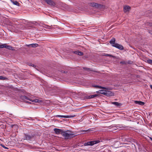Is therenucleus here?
Masks as SVG:
<instances>
[{"label": "nucleus", "instance_id": "39448f33", "mask_svg": "<svg viewBox=\"0 0 152 152\" xmlns=\"http://www.w3.org/2000/svg\"><path fill=\"white\" fill-rule=\"evenodd\" d=\"M126 137V136L125 135L123 134H121L120 136L121 138L119 137L117 139V140H118V141L120 142L121 141H127V138Z\"/></svg>", "mask_w": 152, "mask_h": 152}, {"label": "nucleus", "instance_id": "b1692460", "mask_svg": "<svg viewBox=\"0 0 152 152\" xmlns=\"http://www.w3.org/2000/svg\"><path fill=\"white\" fill-rule=\"evenodd\" d=\"M65 7H66V9H67V10H68L69 11H71V10L69 8V6H68L67 5H66Z\"/></svg>", "mask_w": 152, "mask_h": 152}, {"label": "nucleus", "instance_id": "e433bc0d", "mask_svg": "<svg viewBox=\"0 0 152 152\" xmlns=\"http://www.w3.org/2000/svg\"><path fill=\"white\" fill-rule=\"evenodd\" d=\"M47 87H48V88H51V87H50V86H47Z\"/></svg>", "mask_w": 152, "mask_h": 152}, {"label": "nucleus", "instance_id": "6e6552de", "mask_svg": "<svg viewBox=\"0 0 152 152\" xmlns=\"http://www.w3.org/2000/svg\"><path fill=\"white\" fill-rule=\"evenodd\" d=\"M33 135L25 134V135L24 138L27 140H31L33 138Z\"/></svg>", "mask_w": 152, "mask_h": 152}, {"label": "nucleus", "instance_id": "9d476101", "mask_svg": "<svg viewBox=\"0 0 152 152\" xmlns=\"http://www.w3.org/2000/svg\"><path fill=\"white\" fill-rule=\"evenodd\" d=\"M90 5L93 7H98L100 6V4L94 2H92L89 3Z\"/></svg>", "mask_w": 152, "mask_h": 152}, {"label": "nucleus", "instance_id": "a878e982", "mask_svg": "<svg viewBox=\"0 0 152 152\" xmlns=\"http://www.w3.org/2000/svg\"><path fill=\"white\" fill-rule=\"evenodd\" d=\"M14 4L16 5H19V3L17 1H15L14 2Z\"/></svg>", "mask_w": 152, "mask_h": 152}, {"label": "nucleus", "instance_id": "cd10ccee", "mask_svg": "<svg viewBox=\"0 0 152 152\" xmlns=\"http://www.w3.org/2000/svg\"><path fill=\"white\" fill-rule=\"evenodd\" d=\"M120 64H125V61H121L120 62Z\"/></svg>", "mask_w": 152, "mask_h": 152}, {"label": "nucleus", "instance_id": "2f4dec72", "mask_svg": "<svg viewBox=\"0 0 152 152\" xmlns=\"http://www.w3.org/2000/svg\"><path fill=\"white\" fill-rule=\"evenodd\" d=\"M26 46H27L28 47H30L31 46V44H29V45H26Z\"/></svg>", "mask_w": 152, "mask_h": 152}, {"label": "nucleus", "instance_id": "dca6fc26", "mask_svg": "<svg viewBox=\"0 0 152 152\" xmlns=\"http://www.w3.org/2000/svg\"><path fill=\"white\" fill-rule=\"evenodd\" d=\"M38 46V45L37 44H31V47L35 48L37 47Z\"/></svg>", "mask_w": 152, "mask_h": 152}, {"label": "nucleus", "instance_id": "aec40b11", "mask_svg": "<svg viewBox=\"0 0 152 152\" xmlns=\"http://www.w3.org/2000/svg\"><path fill=\"white\" fill-rule=\"evenodd\" d=\"M83 69L87 71H91L90 68H87L86 67H83Z\"/></svg>", "mask_w": 152, "mask_h": 152}, {"label": "nucleus", "instance_id": "412c9836", "mask_svg": "<svg viewBox=\"0 0 152 152\" xmlns=\"http://www.w3.org/2000/svg\"><path fill=\"white\" fill-rule=\"evenodd\" d=\"M113 104H114L115 105H116V106H119V105H120V104L119 103L117 102H113Z\"/></svg>", "mask_w": 152, "mask_h": 152}, {"label": "nucleus", "instance_id": "473e14b6", "mask_svg": "<svg viewBox=\"0 0 152 152\" xmlns=\"http://www.w3.org/2000/svg\"><path fill=\"white\" fill-rule=\"evenodd\" d=\"M62 72L64 73H66V72L65 71H62Z\"/></svg>", "mask_w": 152, "mask_h": 152}, {"label": "nucleus", "instance_id": "1a4fd4ad", "mask_svg": "<svg viewBox=\"0 0 152 152\" xmlns=\"http://www.w3.org/2000/svg\"><path fill=\"white\" fill-rule=\"evenodd\" d=\"M115 47L120 50H123L124 49L123 47L121 45L116 43L114 46Z\"/></svg>", "mask_w": 152, "mask_h": 152}, {"label": "nucleus", "instance_id": "f3484780", "mask_svg": "<svg viewBox=\"0 0 152 152\" xmlns=\"http://www.w3.org/2000/svg\"><path fill=\"white\" fill-rule=\"evenodd\" d=\"M104 56H110V57H112L113 58H114L115 57L114 56H113L110 54H106L104 53L103 55Z\"/></svg>", "mask_w": 152, "mask_h": 152}, {"label": "nucleus", "instance_id": "f03ea898", "mask_svg": "<svg viewBox=\"0 0 152 152\" xmlns=\"http://www.w3.org/2000/svg\"><path fill=\"white\" fill-rule=\"evenodd\" d=\"M21 99H22L23 100L24 102H26V103H31L30 102H29L28 101H27V100H29V101H30L32 102H35V103H39L40 102V100L37 99H29L27 97L23 96H22L20 97Z\"/></svg>", "mask_w": 152, "mask_h": 152}, {"label": "nucleus", "instance_id": "6ab92c4d", "mask_svg": "<svg viewBox=\"0 0 152 152\" xmlns=\"http://www.w3.org/2000/svg\"><path fill=\"white\" fill-rule=\"evenodd\" d=\"M95 87H96V88H101V89H105L106 88H105L104 87H101V86H94Z\"/></svg>", "mask_w": 152, "mask_h": 152}, {"label": "nucleus", "instance_id": "7ed1b4c3", "mask_svg": "<svg viewBox=\"0 0 152 152\" xmlns=\"http://www.w3.org/2000/svg\"><path fill=\"white\" fill-rule=\"evenodd\" d=\"M5 48L9 50H13V48L11 46L7 45L6 44H2L0 43V48Z\"/></svg>", "mask_w": 152, "mask_h": 152}, {"label": "nucleus", "instance_id": "5701e85b", "mask_svg": "<svg viewBox=\"0 0 152 152\" xmlns=\"http://www.w3.org/2000/svg\"><path fill=\"white\" fill-rule=\"evenodd\" d=\"M147 62L149 64H152V60L151 59H148L147 60Z\"/></svg>", "mask_w": 152, "mask_h": 152}, {"label": "nucleus", "instance_id": "f704fd0d", "mask_svg": "<svg viewBox=\"0 0 152 152\" xmlns=\"http://www.w3.org/2000/svg\"><path fill=\"white\" fill-rule=\"evenodd\" d=\"M150 140L152 141V137H150Z\"/></svg>", "mask_w": 152, "mask_h": 152}, {"label": "nucleus", "instance_id": "c85d7f7f", "mask_svg": "<svg viewBox=\"0 0 152 152\" xmlns=\"http://www.w3.org/2000/svg\"><path fill=\"white\" fill-rule=\"evenodd\" d=\"M46 28H47L48 29H51V26H47V27H46Z\"/></svg>", "mask_w": 152, "mask_h": 152}, {"label": "nucleus", "instance_id": "4be33fe9", "mask_svg": "<svg viewBox=\"0 0 152 152\" xmlns=\"http://www.w3.org/2000/svg\"><path fill=\"white\" fill-rule=\"evenodd\" d=\"M56 117H59L61 118H65V115H56Z\"/></svg>", "mask_w": 152, "mask_h": 152}, {"label": "nucleus", "instance_id": "20e7f679", "mask_svg": "<svg viewBox=\"0 0 152 152\" xmlns=\"http://www.w3.org/2000/svg\"><path fill=\"white\" fill-rule=\"evenodd\" d=\"M99 140L91 141L84 143V145L85 146L92 145L94 144L99 143Z\"/></svg>", "mask_w": 152, "mask_h": 152}, {"label": "nucleus", "instance_id": "c9c22d12", "mask_svg": "<svg viewBox=\"0 0 152 152\" xmlns=\"http://www.w3.org/2000/svg\"><path fill=\"white\" fill-rule=\"evenodd\" d=\"M150 140L152 141V137H150Z\"/></svg>", "mask_w": 152, "mask_h": 152}, {"label": "nucleus", "instance_id": "423d86ee", "mask_svg": "<svg viewBox=\"0 0 152 152\" xmlns=\"http://www.w3.org/2000/svg\"><path fill=\"white\" fill-rule=\"evenodd\" d=\"M53 130L55 133L57 134H62V132L63 131L62 129L57 128H54L53 129Z\"/></svg>", "mask_w": 152, "mask_h": 152}, {"label": "nucleus", "instance_id": "a211bd4d", "mask_svg": "<svg viewBox=\"0 0 152 152\" xmlns=\"http://www.w3.org/2000/svg\"><path fill=\"white\" fill-rule=\"evenodd\" d=\"M96 96H97L96 95H90L88 96V99L93 98H94L96 97Z\"/></svg>", "mask_w": 152, "mask_h": 152}, {"label": "nucleus", "instance_id": "7c9ffc66", "mask_svg": "<svg viewBox=\"0 0 152 152\" xmlns=\"http://www.w3.org/2000/svg\"><path fill=\"white\" fill-rule=\"evenodd\" d=\"M149 33L150 34L152 35V31H148Z\"/></svg>", "mask_w": 152, "mask_h": 152}, {"label": "nucleus", "instance_id": "ddd939ff", "mask_svg": "<svg viewBox=\"0 0 152 152\" xmlns=\"http://www.w3.org/2000/svg\"><path fill=\"white\" fill-rule=\"evenodd\" d=\"M134 102L136 104L141 105H144L145 104L144 102L141 101H134Z\"/></svg>", "mask_w": 152, "mask_h": 152}, {"label": "nucleus", "instance_id": "f257e3e1", "mask_svg": "<svg viewBox=\"0 0 152 152\" xmlns=\"http://www.w3.org/2000/svg\"><path fill=\"white\" fill-rule=\"evenodd\" d=\"M62 135L65 139H70L76 136L73 133V132L69 130L63 131V132H62Z\"/></svg>", "mask_w": 152, "mask_h": 152}, {"label": "nucleus", "instance_id": "c756f323", "mask_svg": "<svg viewBox=\"0 0 152 152\" xmlns=\"http://www.w3.org/2000/svg\"><path fill=\"white\" fill-rule=\"evenodd\" d=\"M2 147H3V148H4L5 149H8V148L7 147H5L4 145H1Z\"/></svg>", "mask_w": 152, "mask_h": 152}, {"label": "nucleus", "instance_id": "393cba45", "mask_svg": "<svg viewBox=\"0 0 152 152\" xmlns=\"http://www.w3.org/2000/svg\"><path fill=\"white\" fill-rule=\"evenodd\" d=\"M5 77L2 76H0V80H4L5 79Z\"/></svg>", "mask_w": 152, "mask_h": 152}, {"label": "nucleus", "instance_id": "bb28decb", "mask_svg": "<svg viewBox=\"0 0 152 152\" xmlns=\"http://www.w3.org/2000/svg\"><path fill=\"white\" fill-rule=\"evenodd\" d=\"M88 131L87 130H82L81 131V132H83V133L84 134L86 132H87Z\"/></svg>", "mask_w": 152, "mask_h": 152}, {"label": "nucleus", "instance_id": "9b49d317", "mask_svg": "<svg viewBox=\"0 0 152 152\" xmlns=\"http://www.w3.org/2000/svg\"><path fill=\"white\" fill-rule=\"evenodd\" d=\"M73 53L75 54H77L79 56H82L83 55V52H81L80 51H79L78 50H77L76 51H73Z\"/></svg>", "mask_w": 152, "mask_h": 152}, {"label": "nucleus", "instance_id": "f8f14e48", "mask_svg": "<svg viewBox=\"0 0 152 152\" xmlns=\"http://www.w3.org/2000/svg\"><path fill=\"white\" fill-rule=\"evenodd\" d=\"M130 9V7L128 6H126L124 7V11L126 12H128Z\"/></svg>", "mask_w": 152, "mask_h": 152}, {"label": "nucleus", "instance_id": "2eb2a0df", "mask_svg": "<svg viewBox=\"0 0 152 152\" xmlns=\"http://www.w3.org/2000/svg\"><path fill=\"white\" fill-rule=\"evenodd\" d=\"M76 116L75 115H65V118H71Z\"/></svg>", "mask_w": 152, "mask_h": 152}, {"label": "nucleus", "instance_id": "4468645a", "mask_svg": "<svg viewBox=\"0 0 152 152\" xmlns=\"http://www.w3.org/2000/svg\"><path fill=\"white\" fill-rule=\"evenodd\" d=\"M115 38H113L110 41V42L112 46L114 47V46L116 43H115Z\"/></svg>", "mask_w": 152, "mask_h": 152}, {"label": "nucleus", "instance_id": "72a5a7b5", "mask_svg": "<svg viewBox=\"0 0 152 152\" xmlns=\"http://www.w3.org/2000/svg\"><path fill=\"white\" fill-rule=\"evenodd\" d=\"M31 65V66H33V67H34L35 66V65L33 64H32Z\"/></svg>", "mask_w": 152, "mask_h": 152}, {"label": "nucleus", "instance_id": "0eeeda50", "mask_svg": "<svg viewBox=\"0 0 152 152\" xmlns=\"http://www.w3.org/2000/svg\"><path fill=\"white\" fill-rule=\"evenodd\" d=\"M96 92L97 93H98V94H103L105 95H106L107 94H109L111 93V92H110V91H108V92H106V91H104V90H99V91H97Z\"/></svg>", "mask_w": 152, "mask_h": 152}]
</instances>
